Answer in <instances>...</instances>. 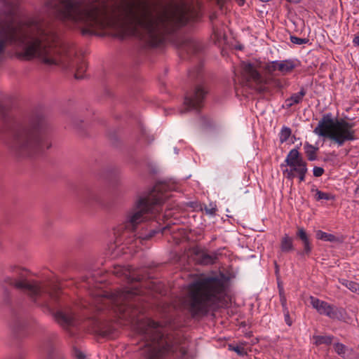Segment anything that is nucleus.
Masks as SVG:
<instances>
[{"instance_id":"41","label":"nucleus","mask_w":359,"mask_h":359,"mask_svg":"<svg viewBox=\"0 0 359 359\" xmlns=\"http://www.w3.org/2000/svg\"><path fill=\"white\" fill-rule=\"evenodd\" d=\"M261 1L265 2V1H268L269 0H261Z\"/></svg>"},{"instance_id":"20","label":"nucleus","mask_w":359,"mask_h":359,"mask_svg":"<svg viewBox=\"0 0 359 359\" xmlns=\"http://www.w3.org/2000/svg\"><path fill=\"white\" fill-rule=\"evenodd\" d=\"M316 236L317 239L324 241L334 242L337 240L334 235L324 232L321 230L316 231Z\"/></svg>"},{"instance_id":"29","label":"nucleus","mask_w":359,"mask_h":359,"mask_svg":"<svg viewBox=\"0 0 359 359\" xmlns=\"http://www.w3.org/2000/svg\"><path fill=\"white\" fill-rule=\"evenodd\" d=\"M278 62H279V61H277V60L271 62L270 64L268 65L267 70L269 72H273L278 70L276 64H278Z\"/></svg>"},{"instance_id":"30","label":"nucleus","mask_w":359,"mask_h":359,"mask_svg":"<svg viewBox=\"0 0 359 359\" xmlns=\"http://www.w3.org/2000/svg\"><path fill=\"white\" fill-rule=\"evenodd\" d=\"M290 40H291V42H292L293 43L298 44V45H301V44L306 43V39L299 38L297 36H290Z\"/></svg>"},{"instance_id":"31","label":"nucleus","mask_w":359,"mask_h":359,"mask_svg":"<svg viewBox=\"0 0 359 359\" xmlns=\"http://www.w3.org/2000/svg\"><path fill=\"white\" fill-rule=\"evenodd\" d=\"M313 175L316 177H320L323 172L324 170L320 167H315L313 170Z\"/></svg>"},{"instance_id":"37","label":"nucleus","mask_w":359,"mask_h":359,"mask_svg":"<svg viewBox=\"0 0 359 359\" xmlns=\"http://www.w3.org/2000/svg\"><path fill=\"white\" fill-rule=\"evenodd\" d=\"M280 301L282 302L283 306H285V299L281 294H280Z\"/></svg>"},{"instance_id":"15","label":"nucleus","mask_w":359,"mask_h":359,"mask_svg":"<svg viewBox=\"0 0 359 359\" xmlns=\"http://www.w3.org/2000/svg\"><path fill=\"white\" fill-rule=\"evenodd\" d=\"M276 65L278 70L282 74L291 72L296 67L295 62L291 60H281Z\"/></svg>"},{"instance_id":"5","label":"nucleus","mask_w":359,"mask_h":359,"mask_svg":"<svg viewBox=\"0 0 359 359\" xmlns=\"http://www.w3.org/2000/svg\"><path fill=\"white\" fill-rule=\"evenodd\" d=\"M141 332L144 338L151 341L147 344L144 351L146 359H164L165 355L177 351L184 355L186 351L184 347L177 345V341L170 338L164 337L161 325L151 320L147 319L140 327Z\"/></svg>"},{"instance_id":"40","label":"nucleus","mask_w":359,"mask_h":359,"mask_svg":"<svg viewBox=\"0 0 359 359\" xmlns=\"http://www.w3.org/2000/svg\"><path fill=\"white\" fill-rule=\"evenodd\" d=\"M175 152L176 154H177L178 151H177V149H175Z\"/></svg>"},{"instance_id":"3","label":"nucleus","mask_w":359,"mask_h":359,"mask_svg":"<svg viewBox=\"0 0 359 359\" xmlns=\"http://www.w3.org/2000/svg\"><path fill=\"white\" fill-rule=\"evenodd\" d=\"M228 280L222 273L201 278L190 285L183 306L192 315L203 314L226 295Z\"/></svg>"},{"instance_id":"17","label":"nucleus","mask_w":359,"mask_h":359,"mask_svg":"<svg viewBox=\"0 0 359 359\" xmlns=\"http://www.w3.org/2000/svg\"><path fill=\"white\" fill-rule=\"evenodd\" d=\"M304 149L309 161H313L316 159V152L318 149V147L313 146L309 142H305L304 144Z\"/></svg>"},{"instance_id":"12","label":"nucleus","mask_w":359,"mask_h":359,"mask_svg":"<svg viewBox=\"0 0 359 359\" xmlns=\"http://www.w3.org/2000/svg\"><path fill=\"white\" fill-rule=\"evenodd\" d=\"M205 94L206 91L203 86H198L196 88L192 95L186 97L184 104L189 109H196L200 107Z\"/></svg>"},{"instance_id":"35","label":"nucleus","mask_w":359,"mask_h":359,"mask_svg":"<svg viewBox=\"0 0 359 359\" xmlns=\"http://www.w3.org/2000/svg\"><path fill=\"white\" fill-rule=\"evenodd\" d=\"M285 321H286V323L288 325H291V321L290 320V317H289V313L288 312H287L286 313H285Z\"/></svg>"},{"instance_id":"22","label":"nucleus","mask_w":359,"mask_h":359,"mask_svg":"<svg viewBox=\"0 0 359 359\" xmlns=\"http://www.w3.org/2000/svg\"><path fill=\"white\" fill-rule=\"evenodd\" d=\"M335 352L341 357L346 358L348 349L342 344L336 343L334 344Z\"/></svg>"},{"instance_id":"9","label":"nucleus","mask_w":359,"mask_h":359,"mask_svg":"<svg viewBox=\"0 0 359 359\" xmlns=\"http://www.w3.org/2000/svg\"><path fill=\"white\" fill-rule=\"evenodd\" d=\"M139 290L136 287H130L116 291L110 297H100L96 302L97 310H102L110 304L111 309L116 313H124L127 308V302L133 299L139 294Z\"/></svg>"},{"instance_id":"2","label":"nucleus","mask_w":359,"mask_h":359,"mask_svg":"<svg viewBox=\"0 0 359 359\" xmlns=\"http://www.w3.org/2000/svg\"><path fill=\"white\" fill-rule=\"evenodd\" d=\"M6 5L0 18V54L7 45L20 48L26 59L38 58L53 65L64 61L57 35L41 15L20 19L17 2Z\"/></svg>"},{"instance_id":"16","label":"nucleus","mask_w":359,"mask_h":359,"mask_svg":"<svg viewBox=\"0 0 359 359\" xmlns=\"http://www.w3.org/2000/svg\"><path fill=\"white\" fill-rule=\"evenodd\" d=\"M306 95V92L304 89H302L299 92L292 94L290 97L287 98L285 103L287 108L291 107L294 104H299L302 101L304 96Z\"/></svg>"},{"instance_id":"19","label":"nucleus","mask_w":359,"mask_h":359,"mask_svg":"<svg viewBox=\"0 0 359 359\" xmlns=\"http://www.w3.org/2000/svg\"><path fill=\"white\" fill-rule=\"evenodd\" d=\"M280 249L283 252H287L293 249L292 238L288 235H285L280 242Z\"/></svg>"},{"instance_id":"38","label":"nucleus","mask_w":359,"mask_h":359,"mask_svg":"<svg viewBox=\"0 0 359 359\" xmlns=\"http://www.w3.org/2000/svg\"><path fill=\"white\" fill-rule=\"evenodd\" d=\"M236 1L240 6L244 4V0H236Z\"/></svg>"},{"instance_id":"14","label":"nucleus","mask_w":359,"mask_h":359,"mask_svg":"<svg viewBox=\"0 0 359 359\" xmlns=\"http://www.w3.org/2000/svg\"><path fill=\"white\" fill-rule=\"evenodd\" d=\"M55 318L57 323L64 327L73 325L74 323L73 312L68 308H64L55 312Z\"/></svg>"},{"instance_id":"1","label":"nucleus","mask_w":359,"mask_h":359,"mask_svg":"<svg viewBox=\"0 0 359 359\" xmlns=\"http://www.w3.org/2000/svg\"><path fill=\"white\" fill-rule=\"evenodd\" d=\"M46 8L60 20L78 27L83 34L110 29L123 35L139 36L141 30L153 44L162 41L170 26H182L188 20L184 6L156 12L142 0H100L88 8L78 0H51Z\"/></svg>"},{"instance_id":"27","label":"nucleus","mask_w":359,"mask_h":359,"mask_svg":"<svg viewBox=\"0 0 359 359\" xmlns=\"http://www.w3.org/2000/svg\"><path fill=\"white\" fill-rule=\"evenodd\" d=\"M201 262L203 264H208L212 263L213 259L211 256L205 253H202Z\"/></svg>"},{"instance_id":"8","label":"nucleus","mask_w":359,"mask_h":359,"mask_svg":"<svg viewBox=\"0 0 359 359\" xmlns=\"http://www.w3.org/2000/svg\"><path fill=\"white\" fill-rule=\"evenodd\" d=\"M15 151H27L43 148V138L36 129L22 128L16 130L8 143Z\"/></svg>"},{"instance_id":"21","label":"nucleus","mask_w":359,"mask_h":359,"mask_svg":"<svg viewBox=\"0 0 359 359\" xmlns=\"http://www.w3.org/2000/svg\"><path fill=\"white\" fill-rule=\"evenodd\" d=\"M313 339L316 345L330 344L332 341V338L330 336L315 335L313 337Z\"/></svg>"},{"instance_id":"32","label":"nucleus","mask_w":359,"mask_h":359,"mask_svg":"<svg viewBox=\"0 0 359 359\" xmlns=\"http://www.w3.org/2000/svg\"><path fill=\"white\" fill-rule=\"evenodd\" d=\"M74 356L78 359H84L85 358L84 353L81 351L78 350V349L74 350Z\"/></svg>"},{"instance_id":"33","label":"nucleus","mask_w":359,"mask_h":359,"mask_svg":"<svg viewBox=\"0 0 359 359\" xmlns=\"http://www.w3.org/2000/svg\"><path fill=\"white\" fill-rule=\"evenodd\" d=\"M303 243H304V252H305V253L309 254L310 252V251H311V246H310L309 240L307 241L303 242Z\"/></svg>"},{"instance_id":"39","label":"nucleus","mask_w":359,"mask_h":359,"mask_svg":"<svg viewBox=\"0 0 359 359\" xmlns=\"http://www.w3.org/2000/svg\"><path fill=\"white\" fill-rule=\"evenodd\" d=\"M75 77L76 79H79L83 78V76L81 75H80L79 72L75 74Z\"/></svg>"},{"instance_id":"25","label":"nucleus","mask_w":359,"mask_h":359,"mask_svg":"<svg viewBox=\"0 0 359 359\" xmlns=\"http://www.w3.org/2000/svg\"><path fill=\"white\" fill-rule=\"evenodd\" d=\"M297 235L302 240V242L309 241V237L304 228H299Z\"/></svg>"},{"instance_id":"26","label":"nucleus","mask_w":359,"mask_h":359,"mask_svg":"<svg viewBox=\"0 0 359 359\" xmlns=\"http://www.w3.org/2000/svg\"><path fill=\"white\" fill-rule=\"evenodd\" d=\"M124 276H126L129 281H140L141 278L140 276H135V274L131 273L130 271H125L123 273Z\"/></svg>"},{"instance_id":"36","label":"nucleus","mask_w":359,"mask_h":359,"mask_svg":"<svg viewBox=\"0 0 359 359\" xmlns=\"http://www.w3.org/2000/svg\"><path fill=\"white\" fill-rule=\"evenodd\" d=\"M353 43L356 46H359V35L353 38Z\"/></svg>"},{"instance_id":"6","label":"nucleus","mask_w":359,"mask_h":359,"mask_svg":"<svg viewBox=\"0 0 359 359\" xmlns=\"http://www.w3.org/2000/svg\"><path fill=\"white\" fill-rule=\"evenodd\" d=\"M313 133L318 137L330 140L338 147L357 139L354 123L342 118H334L331 113L323 116Z\"/></svg>"},{"instance_id":"34","label":"nucleus","mask_w":359,"mask_h":359,"mask_svg":"<svg viewBox=\"0 0 359 359\" xmlns=\"http://www.w3.org/2000/svg\"><path fill=\"white\" fill-rule=\"evenodd\" d=\"M232 350L236 351L239 355H243L245 353V351L243 348H240L239 346H236L232 348Z\"/></svg>"},{"instance_id":"24","label":"nucleus","mask_w":359,"mask_h":359,"mask_svg":"<svg viewBox=\"0 0 359 359\" xmlns=\"http://www.w3.org/2000/svg\"><path fill=\"white\" fill-rule=\"evenodd\" d=\"M342 284L353 292L358 293L359 291V283L351 280H344Z\"/></svg>"},{"instance_id":"18","label":"nucleus","mask_w":359,"mask_h":359,"mask_svg":"<svg viewBox=\"0 0 359 359\" xmlns=\"http://www.w3.org/2000/svg\"><path fill=\"white\" fill-rule=\"evenodd\" d=\"M311 191L314 194V198L316 201H321V200L329 201V200L334 199V196L332 194L326 193V192H323V191L318 190V189L313 188L311 189Z\"/></svg>"},{"instance_id":"4","label":"nucleus","mask_w":359,"mask_h":359,"mask_svg":"<svg viewBox=\"0 0 359 359\" xmlns=\"http://www.w3.org/2000/svg\"><path fill=\"white\" fill-rule=\"evenodd\" d=\"M165 190V184H157L153 190L138 197L133 208L127 215L123 236L128 231L133 232L137 224L147 219L149 214L159 211L160 205L169 197L163 193Z\"/></svg>"},{"instance_id":"42","label":"nucleus","mask_w":359,"mask_h":359,"mask_svg":"<svg viewBox=\"0 0 359 359\" xmlns=\"http://www.w3.org/2000/svg\"><path fill=\"white\" fill-rule=\"evenodd\" d=\"M129 248L132 249L133 248V246L131 245V246H130Z\"/></svg>"},{"instance_id":"7","label":"nucleus","mask_w":359,"mask_h":359,"mask_svg":"<svg viewBox=\"0 0 359 359\" xmlns=\"http://www.w3.org/2000/svg\"><path fill=\"white\" fill-rule=\"evenodd\" d=\"M4 281L23 291L33 302L50 309H53V304L57 301L60 294L59 288L55 285L30 282L25 279L15 280L10 276L5 277Z\"/></svg>"},{"instance_id":"13","label":"nucleus","mask_w":359,"mask_h":359,"mask_svg":"<svg viewBox=\"0 0 359 359\" xmlns=\"http://www.w3.org/2000/svg\"><path fill=\"white\" fill-rule=\"evenodd\" d=\"M310 303L320 314L327 316L331 318L337 316L336 309L328 303L313 297H311Z\"/></svg>"},{"instance_id":"23","label":"nucleus","mask_w":359,"mask_h":359,"mask_svg":"<svg viewBox=\"0 0 359 359\" xmlns=\"http://www.w3.org/2000/svg\"><path fill=\"white\" fill-rule=\"evenodd\" d=\"M290 135H291L290 128H287V127H283L280 132V134H279L280 142L281 143L286 142L289 139Z\"/></svg>"},{"instance_id":"10","label":"nucleus","mask_w":359,"mask_h":359,"mask_svg":"<svg viewBox=\"0 0 359 359\" xmlns=\"http://www.w3.org/2000/svg\"><path fill=\"white\" fill-rule=\"evenodd\" d=\"M283 173L289 180L297 177L300 182L305 180L308 171L306 163L304 161L297 149H292L280 165Z\"/></svg>"},{"instance_id":"11","label":"nucleus","mask_w":359,"mask_h":359,"mask_svg":"<svg viewBox=\"0 0 359 359\" xmlns=\"http://www.w3.org/2000/svg\"><path fill=\"white\" fill-rule=\"evenodd\" d=\"M242 74L246 84L257 92L262 93L266 90V79L258 72L257 67L249 62L242 64Z\"/></svg>"},{"instance_id":"28","label":"nucleus","mask_w":359,"mask_h":359,"mask_svg":"<svg viewBox=\"0 0 359 359\" xmlns=\"http://www.w3.org/2000/svg\"><path fill=\"white\" fill-rule=\"evenodd\" d=\"M156 233V231H151L148 235H146L144 236H140L138 238L135 240V245L137 243H141L142 240H146L151 238Z\"/></svg>"}]
</instances>
